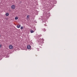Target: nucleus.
<instances>
[{"mask_svg":"<svg viewBox=\"0 0 77 77\" xmlns=\"http://www.w3.org/2000/svg\"><path fill=\"white\" fill-rule=\"evenodd\" d=\"M30 32H31V33H32L34 32V31H33V30H30Z\"/></svg>","mask_w":77,"mask_h":77,"instance_id":"nucleus-6","label":"nucleus"},{"mask_svg":"<svg viewBox=\"0 0 77 77\" xmlns=\"http://www.w3.org/2000/svg\"><path fill=\"white\" fill-rule=\"evenodd\" d=\"M44 26H45V24H44Z\"/></svg>","mask_w":77,"mask_h":77,"instance_id":"nucleus-18","label":"nucleus"},{"mask_svg":"<svg viewBox=\"0 0 77 77\" xmlns=\"http://www.w3.org/2000/svg\"><path fill=\"white\" fill-rule=\"evenodd\" d=\"M17 27L18 29H20V27H21V25H17Z\"/></svg>","mask_w":77,"mask_h":77,"instance_id":"nucleus-4","label":"nucleus"},{"mask_svg":"<svg viewBox=\"0 0 77 77\" xmlns=\"http://www.w3.org/2000/svg\"><path fill=\"white\" fill-rule=\"evenodd\" d=\"M30 47H31V46L30 45H28L27 46V48L28 49H30Z\"/></svg>","mask_w":77,"mask_h":77,"instance_id":"nucleus-5","label":"nucleus"},{"mask_svg":"<svg viewBox=\"0 0 77 77\" xmlns=\"http://www.w3.org/2000/svg\"><path fill=\"white\" fill-rule=\"evenodd\" d=\"M44 40L42 38L39 39V40H38V41L39 42H41V44H43L44 43Z\"/></svg>","mask_w":77,"mask_h":77,"instance_id":"nucleus-1","label":"nucleus"},{"mask_svg":"<svg viewBox=\"0 0 77 77\" xmlns=\"http://www.w3.org/2000/svg\"><path fill=\"white\" fill-rule=\"evenodd\" d=\"M9 15V14L8 13H6L5 14V15L7 16V17H8V16Z\"/></svg>","mask_w":77,"mask_h":77,"instance_id":"nucleus-8","label":"nucleus"},{"mask_svg":"<svg viewBox=\"0 0 77 77\" xmlns=\"http://www.w3.org/2000/svg\"><path fill=\"white\" fill-rule=\"evenodd\" d=\"M42 30H43V31H44V32H45L46 30L45 29H42Z\"/></svg>","mask_w":77,"mask_h":77,"instance_id":"nucleus-11","label":"nucleus"},{"mask_svg":"<svg viewBox=\"0 0 77 77\" xmlns=\"http://www.w3.org/2000/svg\"><path fill=\"white\" fill-rule=\"evenodd\" d=\"M48 17H50V13H49L48 14Z\"/></svg>","mask_w":77,"mask_h":77,"instance_id":"nucleus-7","label":"nucleus"},{"mask_svg":"<svg viewBox=\"0 0 77 77\" xmlns=\"http://www.w3.org/2000/svg\"><path fill=\"white\" fill-rule=\"evenodd\" d=\"M30 17V15H27V16L26 17V18L27 19H28V18H29V17Z\"/></svg>","mask_w":77,"mask_h":77,"instance_id":"nucleus-9","label":"nucleus"},{"mask_svg":"<svg viewBox=\"0 0 77 77\" xmlns=\"http://www.w3.org/2000/svg\"><path fill=\"white\" fill-rule=\"evenodd\" d=\"M21 3H22L21 2H20V4Z\"/></svg>","mask_w":77,"mask_h":77,"instance_id":"nucleus-16","label":"nucleus"},{"mask_svg":"<svg viewBox=\"0 0 77 77\" xmlns=\"http://www.w3.org/2000/svg\"><path fill=\"white\" fill-rule=\"evenodd\" d=\"M11 8L12 9H15V5H12L11 6Z\"/></svg>","mask_w":77,"mask_h":77,"instance_id":"nucleus-2","label":"nucleus"},{"mask_svg":"<svg viewBox=\"0 0 77 77\" xmlns=\"http://www.w3.org/2000/svg\"><path fill=\"white\" fill-rule=\"evenodd\" d=\"M37 51H39V49H38Z\"/></svg>","mask_w":77,"mask_h":77,"instance_id":"nucleus-17","label":"nucleus"},{"mask_svg":"<svg viewBox=\"0 0 77 77\" xmlns=\"http://www.w3.org/2000/svg\"><path fill=\"white\" fill-rule=\"evenodd\" d=\"M15 20H18V17H15Z\"/></svg>","mask_w":77,"mask_h":77,"instance_id":"nucleus-12","label":"nucleus"},{"mask_svg":"<svg viewBox=\"0 0 77 77\" xmlns=\"http://www.w3.org/2000/svg\"><path fill=\"white\" fill-rule=\"evenodd\" d=\"M44 23H45V22H44Z\"/></svg>","mask_w":77,"mask_h":77,"instance_id":"nucleus-19","label":"nucleus"},{"mask_svg":"<svg viewBox=\"0 0 77 77\" xmlns=\"http://www.w3.org/2000/svg\"><path fill=\"white\" fill-rule=\"evenodd\" d=\"M2 47L1 45H0V48H1V47Z\"/></svg>","mask_w":77,"mask_h":77,"instance_id":"nucleus-13","label":"nucleus"},{"mask_svg":"<svg viewBox=\"0 0 77 77\" xmlns=\"http://www.w3.org/2000/svg\"><path fill=\"white\" fill-rule=\"evenodd\" d=\"M9 48H10V49H12V48H13V46L10 45L9 46Z\"/></svg>","mask_w":77,"mask_h":77,"instance_id":"nucleus-3","label":"nucleus"},{"mask_svg":"<svg viewBox=\"0 0 77 77\" xmlns=\"http://www.w3.org/2000/svg\"><path fill=\"white\" fill-rule=\"evenodd\" d=\"M39 36H41V34L39 35Z\"/></svg>","mask_w":77,"mask_h":77,"instance_id":"nucleus-14","label":"nucleus"},{"mask_svg":"<svg viewBox=\"0 0 77 77\" xmlns=\"http://www.w3.org/2000/svg\"><path fill=\"white\" fill-rule=\"evenodd\" d=\"M2 1L4 2H5V0H2Z\"/></svg>","mask_w":77,"mask_h":77,"instance_id":"nucleus-15","label":"nucleus"},{"mask_svg":"<svg viewBox=\"0 0 77 77\" xmlns=\"http://www.w3.org/2000/svg\"><path fill=\"white\" fill-rule=\"evenodd\" d=\"M21 30H23V27L21 26L20 28Z\"/></svg>","mask_w":77,"mask_h":77,"instance_id":"nucleus-10","label":"nucleus"}]
</instances>
